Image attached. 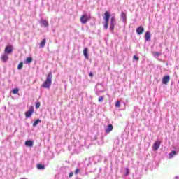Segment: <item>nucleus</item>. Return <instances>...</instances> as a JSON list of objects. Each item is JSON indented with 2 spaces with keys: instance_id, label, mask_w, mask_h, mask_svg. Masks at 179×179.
Returning <instances> with one entry per match:
<instances>
[{
  "instance_id": "f8f14e48",
  "label": "nucleus",
  "mask_w": 179,
  "mask_h": 179,
  "mask_svg": "<svg viewBox=\"0 0 179 179\" xmlns=\"http://www.w3.org/2000/svg\"><path fill=\"white\" fill-rule=\"evenodd\" d=\"M145 39L146 41H150L151 39V34L150 32H145Z\"/></svg>"
},
{
  "instance_id": "4be33fe9",
  "label": "nucleus",
  "mask_w": 179,
  "mask_h": 179,
  "mask_svg": "<svg viewBox=\"0 0 179 179\" xmlns=\"http://www.w3.org/2000/svg\"><path fill=\"white\" fill-rule=\"evenodd\" d=\"M39 122H41V120H36L33 124V127H37V125L39 124Z\"/></svg>"
},
{
  "instance_id": "2f4dec72",
  "label": "nucleus",
  "mask_w": 179,
  "mask_h": 179,
  "mask_svg": "<svg viewBox=\"0 0 179 179\" xmlns=\"http://www.w3.org/2000/svg\"><path fill=\"white\" fill-rule=\"evenodd\" d=\"M69 176V178H72V176H73V172H70Z\"/></svg>"
},
{
  "instance_id": "5701e85b",
  "label": "nucleus",
  "mask_w": 179,
  "mask_h": 179,
  "mask_svg": "<svg viewBox=\"0 0 179 179\" xmlns=\"http://www.w3.org/2000/svg\"><path fill=\"white\" fill-rule=\"evenodd\" d=\"M24 64L22 62H20L17 66V69H22L23 68Z\"/></svg>"
},
{
  "instance_id": "dca6fc26",
  "label": "nucleus",
  "mask_w": 179,
  "mask_h": 179,
  "mask_svg": "<svg viewBox=\"0 0 179 179\" xmlns=\"http://www.w3.org/2000/svg\"><path fill=\"white\" fill-rule=\"evenodd\" d=\"M41 24L43 25H44V27H48L49 26L48 21H47V20H41Z\"/></svg>"
},
{
  "instance_id": "bb28decb",
  "label": "nucleus",
  "mask_w": 179,
  "mask_h": 179,
  "mask_svg": "<svg viewBox=\"0 0 179 179\" xmlns=\"http://www.w3.org/2000/svg\"><path fill=\"white\" fill-rule=\"evenodd\" d=\"M153 55H161L162 53L160 52H152Z\"/></svg>"
},
{
  "instance_id": "2eb2a0df",
  "label": "nucleus",
  "mask_w": 179,
  "mask_h": 179,
  "mask_svg": "<svg viewBox=\"0 0 179 179\" xmlns=\"http://www.w3.org/2000/svg\"><path fill=\"white\" fill-rule=\"evenodd\" d=\"M121 17H122V20L123 21V22H126L127 21V14H125V13H121Z\"/></svg>"
},
{
  "instance_id": "412c9836",
  "label": "nucleus",
  "mask_w": 179,
  "mask_h": 179,
  "mask_svg": "<svg viewBox=\"0 0 179 179\" xmlns=\"http://www.w3.org/2000/svg\"><path fill=\"white\" fill-rule=\"evenodd\" d=\"M46 43V39H43V41L40 43L41 47H45Z\"/></svg>"
},
{
  "instance_id": "a211bd4d",
  "label": "nucleus",
  "mask_w": 179,
  "mask_h": 179,
  "mask_svg": "<svg viewBox=\"0 0 179 179\" xmlns=\"http://www.w3.org/2000/svg\"><path fill=\"white\" fill-rule=\"evenodd\" d=\"M32 61H33L32 57H27L26 62H27V64H30L31 62H32Z\"/></svg>"
},
{
  "instance_id": "f03ea898",
  "label": "nucleus",
  "mask_w": 179,
  "mask_h": 179,
  "mask_svg": "<svg viewBox=\"0 0 179 179\" xmlns=\"http://www.w3.org/2000/svg\"><path fill=\"white\" fill-rule=\"evenodd\" d=\"M90 20H92L91 15H87V14H83L80 17V22H82V24H87Z\"/></svg>"
},
{
  "instance_id": "9d476101",
  "label": "nucleus",
  "mask_w": 179,
  "mask_h": 179,
  "mask_svg": "<svg viewBox=\"0 0 179 179\" xmlns=\"http://www.w3.org/2000/svg\"><path fill=\"white\" fill-rule=\"evenodd\" d=\"M113 124H108L106 129H105V131L106 133H110L111 132V131H113Z\"/></svg>"
},
{
  "instance_id": "6ab92c4d",
  "label": "nucleus",
  "mask_w": 179,
  "mask_h": 179,
  "mask_svg": "<svg viewBox=\"0 0 179 179\" xmlns=\"http://www.w3.org/2000/svg\"><path fill=\"white\" fill-rule=\"evenodd\" d=\"M115 106L117 108H120L121 107V101L118 100L117 101H116Z\"/></svg>"
},
{
  "instance_id": "cd10ccee",
  "label": "nucleus",
  "mask_w": 179,
  "mask_h": 179,
  "mask_svg": "<svg viewBox=\"0 0 179 179\" xmlns=\"http://www.w3.org/2000/svg\"><path fill=\"white\" fill-rule=\"evenodd\" d=\"M133 58L136 59V61H139V57L138 55H134Z\"/></svg>"
},
{
  "instance_id": "7c9ffc66",
  "label": "nucleus",
  "mask_w": 179,
  "mask_h": 179,
  "mask_svg": "<svg viewBox=\"0 0 179 179\" xmlns=\"http://www.w3.org/2000/svg\"><path fill=\"white\" fill-rule=\"evenodd\" d=\"M129 168H126V176L129 175Z\"/></svg>"
},
{
  "instance_id": "9b49d317",
  "label": "nucleus",
  "mask_w": 179,
  "mask_h": 179,
  "mask_svg": "<svg viewBox=\"0 0 179 179\" xmlns=\"http://www.w3.org/2000/svg\"><path fill=\"white\" fill-rule=\"evenodd\" d=\"M25 145H27V147H33L34 141L32 140H27L25 141Z\"/></svg>"
},
{
  "instance_id": "a878e982",
  "label": "nucleus",
  "mask_w": 179,
  "mask_h": 179,
  "mask_svg": "<svg viewBox=\"0 0 179 179\" xmlns=\"http://www.w3.org/2000/svg\"><path fill=\"white\" fill-rule=\"evenodd\" d=\"M103 100H104L103 96H101L100 97H99V102H103Z\"/></svg>"
},
{
  "instance_id": "f257e3e1",
  "label": "nucleus",
  "mask_w": 179,
  "mask_h": 179,
  "mask_svg": "<svg viewBox=\"0 0 179 179\" xmlns=\"http://www.w3.org/2000/svg\"><path fill=\"white\" fill-rule=\"evenodd\" d=\"M52 84V72L50 71V72H48L46 79L42 84V86L45 89H50Z\"/></svg>"
},
{
  "instance_id": "b1692460",
  "label": "nucleus",
  "mask_w": 179,
  "mask_h": 179,
  "mask_svg": "<svg viewBox=\"0 0 179 179\" xmlns=\"http://www.w3.org/2000/svg\"><path fill=\"white\" fill-rule=\"evenodd\" d=\"M40 107H41V103H40V101H38L35 104V108L38 109V108H40Z\"/></svg>"
},
{
  "instance_id": "6e6552de",
  "label": "nucleus",
  "mask_w": 179,
  "mask_h": 179,
  "mask_svg": "<svg viewBox=\"0 0 179 179\" xmlns=\"http://www.w3.org/2000/svg\"><path fill=\"white\" fill-rule=\"evenodd\" d=\"M13 48L11 45H10L9 46H6L5 48V52H6V54H10V52H13Z\"/></svg>"
},
{
  "instance_id": "c85d7f7f",
  "label": "nucleus",
  "mask_w": 179,
  "mask_h": 179,
  "mask_svg": "<svg viewBox=\"0 0 179 179\" xmlns=\"http://www.w3.org/2000/svg\"><path fill=\"white\" fill-rule=\"evenodd\" d=\"M104 28H105V29H108V24L107 23V21H105Z\"/></svg>"
},
{
  "instance_id": "ddd939ff",
  "label": "nucleus",
  "mask_w": 179,
  "mask_h": 179,
  "mask_svg": "<svg viewBox=\"0 0 179 179\" xmlns=\"http://www.w3.org/2000/svg\"><path fill=\"white\" fill-rule=\"evenodd\" d=\"M1 59H2V61H3L4 62H6V61H8V55L7 53H6V52H5L4 54H3V55H1Z\"/></svg>"
},
{
  "instance_id": "39448f33",
  "label": "nucleus",
  "mask_w": 179,
  "mask_h": 179,
  "mask_svg": "<svg viewBox=\"0 0 179 179\" xmlns=\"http://www.w3.org/2000/svg\"><path fill=\"white\" fill-rule=\"evenodd\" d=\"M115 24H116V20H115V17H111V18H110V31H114Z\"/></svg>"
},
{
  "instance_id": "0eeeda50",
  "label": "nucleus",
  "mask_w": 179,
  "mask_h": 179,
  "mask_svg": "<svg viewBox=\"0 0 179 179\" xmlns=\"http://www.w3.org/2000/svg\"><path fill=\"white\" fill-rule=\"evenodd\" d=\"M170 79L171 78L169 75H165V76H164V78H162V83L164 85H167V83L170 82Z\"/></svg>"
},
{
  "instance_id": "aec40b11",
  "label": "nucleus",
  "mask_w": 179,
  "mask_h": 179,
  "mask_svg": "<svg viewBox=\"0 0 179 179\" xmlns=\"http://www.w3.org/2000/svg\"><path fill=\"white\" fill-rule=\"evenodd\" d=\"M37 168L38 169H45V165H43L42 164H38Z\"/></svg>"
},
{
  "instance_id": "20e7f679",
  "label": "nucleus",
  "mask_w": 179,
  "mask_h": 179,
  "mask_svg": "<svg viewBox=\"0 0 179 179\" xmlns=\"http://www.w3.org/2000/svg\"><path fill=\"white\" fill-rule=\"evenodd\" d=\"M110 18V13L109 11H106L104 13L103 20L104 21H106L108 26L109 24Z\"/></svg>"
},
{
  "instance_id": "473e14b6",
  "label": "nucleus",
  "mask_w": 179,
  "mask_h": 179,
  "mask_svg": "<svg viewBox=\"0 0 179 179\" xmlns=\"http://www.w3.org/2000/svg\"><path fill=\"white\" fill-rule=\"evenodd\" d=\"M89 75H90V76L91 78H93V76H94L93 72H90Z\"/></svg>"
},
{
  "instance_id": "393cba45",
  "label": "nucleus",
  "mask_w": 179,
  "mask_h": 179,
  "mask_svg": "<svg viewBox=\"0 0 179 179\" xmlns=\"http://www.w3.org/2000/svg\"><path fill=\"white\" fill-rule=\"evenodd\" d=\"M19 92V89L16 88V89H13V94H17Z\"/></svg>"
},
{
  "instance_id": "f3484780",
  "label": "nucleus",
  "mask_w": 179,
  "mask_h": 179,
  "mask_svg": "<svg viewBox=\"0 0 179 179\" xmlns=\"http://www.w3.org/2000/svg\"><path fill=\"white\" fill-rule=\"evenodd\" d=\"M177 154V151L173 150L169 154V158H173V155H176Z\"/></svg>"
},
{
  "instance_id": "7ed1b4c3",
  "label": "nucleus",
  "mask_w": 179,
  "mask_h": 179,
  "mask_svg": "<svg viewBox=\"0 0 179 179\" xmlns=\"http://www.w3.org/2000/svg\"><path fill=\"white\" fill-rule=\"evenodd\" d=\"M34 113V107L31 106L29 110L25 113L26 118H30L31 115H33Z\"/></svg>"
},
{
  "instance_id": "72a5a7b5",
  "label": "nucleus",
  "mask_w": 179,
  "mask_h": 179,
  "mask_svg": "<svg viewBox=\"0 0 179 179\" xmlns=\"http://www.w3.org/2000/svg\"><path fill=\"white\" fill-rule=\"evenodd\" d=\"M22 179H25V178H22Z\"/></svg>"
},
{
  "instance_id": "423d86ee",
  "label": "nucleus",
  "mask_w": 179,
  "mask_h": 179,
  "mask_svg": "<svg viewBox=\"0 0 179 179\" xmlns=\"http://www.w3.org/2000/svg\"><path fill=\"white\" fill-rule=\"evenodd\" d=\"M161 145V141L159 140H157V141H155L152 145V149L156 151L157 150H158V148H159Z\"/></svg>"
},
{
  "instance_id": "1a4fd4ad",
  "label": "nucleus",
  "mask_w": 179,
  "mask_h": 179,
  "mask_svg": "<svg viewBox=\"0 0 179 179\" xmlns=\"http://www.w3.org/2000/svg\"><path fill=\"white\" fill-rule=\"evenodd\" d=\"M145 29L143 28V27H138L137 29H136V33L138 34V35H141L142 34H143Z\"/></svg>"
},
{
  "instance_id": "c756f323",
  "label": "nucleus",
  "mask_w": 179,
  "mask_h": 179,
  "mask_svg": "<svg viewBox=\"0 0 179 179\" xmlns=\"http://www.w3.org/2000/svg\"><path fill=\"white\" fill-rule=\"evenodd\" d=\"M79 172H80L79 168H76V171H75V174H76V175H78V173H79Z\"/></svg>"
},
{
  "instance_id": "4468645a",
  "label": "nucleus",
  "mask_w": 179,
  "mask_h": 179,
  "mask_svg": "<svg viewBox=\"0 0 179 179\" xmlns=\"http://www.w3.org/2000/svg\"><path fill=\"white\" fill-rule=\"evenodd\" d=\"M83 55H85V57L87 58V59H89L88 49H87V48H85L83 50Z\"/></svg>"
}]
</instances>
